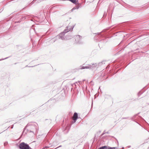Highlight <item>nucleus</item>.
<instances>
[{
    "label": "nucleus",
    "mask_w": 149,
    "mask_h": 149,
    "mask_svg": "<svg viewBox=\"0 0 149 149\" xmlns=\"http://www.w3.org/2000/svg\"><path fill=\"white\" fill-rule=\"evenodd\" d=\"M108 148H109V149H115V147H108Z\"/></svg>",
    "instance_id": "obj_7"
},
{
    "label": "nucleus",
    "mask_w": 149,
    "mask_h": 149,
    "mask_svg": "<svg viewBox=\"0 0 149 149\" xmlns=\"http://www.w3.org/2000/svg\"><path fill=\"white\" fill-rule=\"evenodd\" d=\"M7 58H5L4 59H0V61H1V60H4V59H6Z\"/></svg>",
    "instance_id": "obj_11"
},
{
    "label": "nucleus",
    "mask_w": 149,
    "mask_h": 149,
    "mask_svg": "<svg viewBox=\"0 0 149 149\" xmlns=\"http://www.w3.org/2000/svg\"><path fill=\"white\" fill-rule=\"evenodd\" d=\"M47 148H48L47 147H45L44 148L42 149H48Z\"/></svg>",
    "instance_id": "obj_10"
},
{
    "label": "nucleus",
    "mask_w": 149,
    "mask_h": 149,
    "mask_svg": "<svg viewBox=\"0 0 149 149\" xmlns=\"http://www.w3.org/2000/svg\"><path fill=\"white\" fill-rule=\"evenodd\" d=\"M11 127V128H13V126Z\"/></svg>",
    "instance_id": "obj_12"
},
{
    "label": "nucleus",
    "mask_w": 149,
    "mask_h": 149,
    "mask_svg": "<svg viewBox=\"0 0 149 149\" xmlns=\"http://www.w3.org/2000/svg\"><path fill=\"white\" fill-rule=\"evenodd\" d=\"M61 38L62 40H63L64 39V38L63 37H61Z\"/></svg>",
    "instance_id": "obj_8"
},
{
    "label": "nucleus",
    "mask_w": 149,
    "mask_h": 149,
    "mask_svg": "<svg viewBox=\"0 0 149 149\" xmlns=\"http://www.w3.org/2000/svg\"><path fill=\"white\" fill-rule=\"evenodd\" d=\"M77 37H78L80 39L81 38V37L80 36H77Z\"/></svg>",
    "instance_id": "obj_9"
},
{
    "label": "nucleus",
    "mask_w": 149,
    "mask_h": 149,
    "mask_svg": "<svg viewBox=\"0 0 149 149\" xmlns=\"http://www.w3.org/2000/svg\"><path fill=\"white\" fill-rule=\"evenodd\" d=\"M55 148V149H56V148Z\"/></svg>",
    "instance_id": "obj_14"
},
{
    "label": "nucleus",
    "mask_w": 149,
    "mask_h": 149,
    "mask_svg": "<svg viewBox=\"0 0 149 149\" xmlns=\"http://www.w3.org/2000/svg\"><path fill=\"white\" fill-rule=\"evenodd\" d=\"M61 146H59V147H58V148L61 147Z\"/></svg>",
    "instance_id": "obj_13"
},
{
    "label": "nucleus",
    "mask_w": 149,
    "mask_h": 149,
    "mask_svg": "<svg viewBox=\"0 0 149 149\" xmlns=\"http://www.w3.org/2000/svg\"><path fill=\"white\" fill-rule=\"evenodd\" d=\"M19 148L20 149H32L28 144L24 142L21 143L19 144Z\"/></svg>",
    "instance_id": "obj_1"
},
{
    "label": "nucleus",
    "mask_w": 149,
    "mask_h": 149,
    "mask_svg": "<svg viewBox=\"0 0 149 149\" xmlns=\"http://www.w3.org/2000/svg\"><path fill=\"white\" fill-rule=\"evenodd\" d=\"M74 28V26H71L69 24V25L67 26L66 29H65L64 30L63 32L61 33V34L64 35L65 33L68 32V31H72Z\"/></svg>",
    "instance_id": "obj_2"
},
{
    "label": "nucleus",
    "mask_w": 149,
    "mask_h": 149,
    "mask_svg": "<svg viewBox=\"0 0 149 149\" xmlns=\"http://www.w3.org/2000/svg\"><path fill=\"white\" fill-rule=\"evenodd\" d=\"M93 65V66H92L91 65H89L87 66H82L81 67V69H91L93 67H95V65L94 64H93L92 65Z\"/></svg>",
    "instance_id": "obj_3"
},
{
    "label": "nucleus",
    "mask_w": 149,
    "mask_h": 149,
    "mask_svg": "<svg viewBox=\"0 0 149 149\" xmlns=\"http://www.w3.org/2000/svg\"><path fill=\"white\" fill-rule=\"evenodd\" d=\"M78 118V114L77 113H75L73 117V119L75 122Z\"/></svg>",
    "instance_id": "obj_4"
},
{
    "label": "nucleus",
    "mask_w": 149,
    "mask_h": 149,
    "mask_svg": "<svg viewBox=\"0 0 149 149\" xmlns=\"http://www.w3.org/2000/svg\"><path fill=\"white\" fill-rule=\"evenodd\" d=\"M79 8V6H77L76 7H74L71 10V11L72 12L74 10L76 9H78Z\"/></svg>",
    "instance_id": "obj_6"
},
{
    "label": "nucleus",
    "mask_w": 149,
    "mask_h": 149,
    "mask_svg": "<svg viewBox=\"0 0 149 149\" xmlns=\"http://www.w3.org/2000/svg\"><path fill=\"white\" fill-rule=\"evenodd\" d=\"M99 149H109L107 146H104L100 148Z\"/></svg>",
    "instance_id": "obj_5"
}]
</instances>
